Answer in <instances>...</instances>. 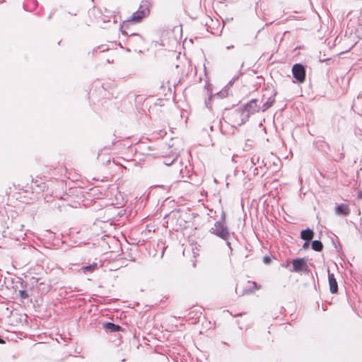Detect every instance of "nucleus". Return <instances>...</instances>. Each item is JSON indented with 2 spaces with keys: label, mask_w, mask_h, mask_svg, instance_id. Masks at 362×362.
Segmentation results:
<instances>
[{
  "label": "nucleus",
  "mask_w": 362,
  "mask_h": 362,
  "mask_svg": "<svg viewBox=\"0 0 362 362\" xmlns=\"http://www.w3.org/2000/svg\"><path fill=\"white\" fill-rule=\"evenodd\" d=\"M261 288V285L257 284L255 281H243L237 284L235 288V293L239 296H243L245 295H248L255 293V291H257Z\"/></svg>",
  "instance_id": "f257e3e1"
},
{
  "label": "nucleus",
  "mask_w": 362,
  "mask_h": 362,
  "mask_svg": "<svg viewBox=\"0 0 362 362\" xmlns=\"http://www.w3.org/2000/svg\"><path fill=\"white\" fill-rule=\"evenodd\" d=\"M211 231L223 240H227L229 236L228 230L223 221L216 222Z\"/></svg>",
  "instance_id": "f03ea898"
},
{
  "label": "nucleus",
  "mask_w": 362,
  "mask_h": 362,
  "mask_svg": "<svg viewBox=\"0 0 362 362\" xmlns=\"http://www.w3.org/2000/svg\"><path fill=\"white\" fill-rule=\"evenodd\" d=\"M293 269H291L293 272H308V265L304 258H298L292 261Z\"/></svg>",
  "instance_id": "7ed1b4c3"
},
{
  "label": "nucleus",
  "mask_w": 362,
  "mask_h": 362,
  "mask_svg": "<svg viewBox=\"0 0 362 362\" xmlns=\"http://www.w3.org/2000/svg\"><path fill=\"white\" fill-rule=\"evenodd\" d=\"M292 72L294 78L300 83H303L305 81V72L302 65L298 64H295L293 66Z\"/></svg>",
  "instance_id": "20e7f679"
},
{
  "label": "nucleus",
  "mask_w": 362,
  "mask_h": 362,
  "mask_svg": "<svg viewBox=\"0 0 362 362\" xmlns=\"http://www.w3.org/2000/svg\"><path fill=\"white\" fill-rule=\"evenodd\" d=\"M328 279H329V290L332 293H336L338 291V285L337 280L333 274L329 273V270L328 269Z\"/></svg>",
  "instance_id": "39448f33"
},
{
  "label": "nucleus",
  "mask_w": 362,
  "mask_h": 362,
  "mask_svg": "<svg viewBox=\"0 0 362 362\" xmlns=\"http://www.w3.org/2000/svg\"><path fill=\"white\" fill-rule=\"evenodd\" d=\"M337 215L347 216L350 213V209L346 204H341L338 205L335 209Z\"/></svg>",
  "instance_id": "423d86ee"
},
{
  "label": "nucleus",
  "mask_w": 362,
  "mask_h": 362,
  "mask_svg": "<svg viewBox=\"0 0 362 362\" xmlns=\"http://www.w3.org/2000/svg\"><path fill=\"white\" fill-rule=\"evenodd\" d=\"M148 10L147 8H143V10H139L133 14L132 21H139L142 18L148 15Z\"/></svg>",
  "instance_id": "0eeeda50"
},
{
  "label": "nucleus",
  "mask_w": 362,
  "mask_h": 362,
  "mask_svg": "<svg viewBox=\"0 0 362 362\" xmlns=\"http://www.w3.org/2000/svg\"><path fill=\"white\" fill-rule=\"evenodd\" d=\"M314 233L312 230L307 229L301 231L300 237L302 239L310 241L313 238Z\"/></svg>",
  "instance_id": "6e6552de"
},
{
  "label": "nucleus",
  "mask_w": 362,
  "mask_h": 362,
  "mask_svg": "<svg viewBox=\"0 0 362 362\" xmlns=\"http://www.w3.org/2000/svg\"><path fill=\"white\" fill-rule=\"evenodd\" d=\"M98 269V264L93 263L90 265L83 267L81 268V271L83 273L90 272L92 273Z\"/></svg>",
  "instance_id": "1a4fd4ad"
},
{
  "label": "nucleus",
  "mask_w": 362,
  "mask_h": 362,
  "mask_svg": "<svg viewBox=\"0 0 362 362\" xmlns=\"http://www.w3.org/2000/svg\"><path fill=\"white\" fill-rule=\"evenodd\" d=\"M104 327L111 332H117L120 329V327L112 322H107L104 325Z\"/></svg>",
  "instance_id": "9d476101"
},
{
  "label": "nucleus",
  "mask_w": 362,
  "mask_h": 362,
  "mask_svg": "<svg viewBox=\"0 0 362 362\" xmlns=\"http://www.w3.org/2000/svg\"><path fill=\"white\" fill-rule=\"evenodd\" d=\"M312 248L315 250V251H317V252H320L322 250L323 248V245L322 243L319 241V240H314L313 241L312 243Z\"/></svg>",
  "instance_id": "9b49d317"
},
{
  "label": "nucleus",
  "mask_w": 362,
  "mask_h": 362,
  "mask_svg": "<svg viewBox=\"0 0 362 362\" xmlns=\"http://www.w3.org/2000/svg\"><path fill=\"white\" fill-rule=\"evenodd\" d=\"M20 296L22 298H28V294L27 293V291H20Z\"/></svg>",
  "instance_id": "f8f14e48"
},
{
  "label": "nucleus",
  "mask_w": 362,
  "mask_h": 362,
  "mask_svg": "<svg viewBox=\"0 0 362 362\" xmlns=\"http://www.w3.org/2000/svg\"><path fill=\"white\" fill-rule=\"evenodd\" d=\"M263 261L265 264H269L271 262V258L268 256L264 257Z\"/></svg>",
  "instance_id": "ddd939ff"
},
{
  "label": "nucleus",
  "mask_w": 362,
  "mask_h": 362,
  "mask_svg": "<svg viewBox=\"0 0 362 362\" xmlns=\"http://www.w3.org/2000/svg\"><path fill=\"white\" fill-rule=\"evenodd\" d=\"M272 103H273V101L270 102V103H267L266 104H264L263 105V107H264V110H267V108H269L270 106L272 105Z\"/></svg>",
  "instance_id": "4468645a"
},
{
  "label": "nucleus",
  "mask_w": 362,
  "mask_h": 362,
  "mask_svg": "<svg viewBox=\"0 0 362 362\" xmlns=\"http://www.w3.org/2000/svg\"><path fill=\"white\" fill-rule=\"evenodd\" d=\"M309 246V243L308 242H305L303 246V248H306Z\"/></svg>",
  "instance_id": "2eb2a0df"
},
{
  "label": "nucleus",
  "mask_w": 362,
  "mask_h": 362,
  "mask_svg": "<svg viewBox=\"0 0 362 362\" xmlns=\"http://www.w3.org/2000/svg\"><path fill=\"white\" fill-rule=\"evenodd\" d=\"M173 160H172L170 163H166L165 164L167 165H170L173 163Z\"/></svg>",
  "instance_id": "dca6fc26"
},
{
  "label": "nucleus",
  "mask_w": 362,
  "mask_h": 362,
  "mask_svg": "<svg viewBox=\"0 0 362 362\" xmlns=\"http://www.w3.org/2000/svg\"><path fill=\"white\" fill-rule=\"evenodd\" d=\"M4 341L0 338V344H4Z\"/></svg>",
  "instance_id": "f3484780"
}]
</instances>
